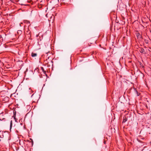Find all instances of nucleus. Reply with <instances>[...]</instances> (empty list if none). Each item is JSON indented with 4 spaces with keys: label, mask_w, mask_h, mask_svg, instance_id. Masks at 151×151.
Returning <instances> with one entry per match:
<instances>
[{
    "label": "nucleus",
    "mask_w": 151,
    "mask_h": 151,
    "mask_svg": "<svg viewBox=\"0 0 151 151\" xmlns=\"http://www.w3.org/2000/svg\"><path fill=\"white\" fill-rule=\"evenodd\" d=\"M150 1H151V0H150Z\"/></svg>",
    "instance_id": "6ab92c4d"
},
{
    "label": "nucleus",
    "mask_w": 151,
    "mask_h": 151,
    "mask_svg": "<svg viewBox=\"0 0 151 151\" xmlns=\"http://www.w3.org/2000/svg\"><path fill=\"white\" fill-rule=\"evenodd\" d=\"M25 22H26L27 23H29V24L30 23V22L29 21H26Z\"/></svg>",
    "instance_id": "9d476101"
},
{
    "label": "nucleus",
    "mask_w": 151,
    "mask_h": 151,
    "mask_svg": "<svg viewBox=\"0 0 151 151\" xmlns=\"http://www.w3.org/2000/svg\"><path fill=\"white\" fill-rule=\"evenodd\" d=\"M3 41V38L2 37V36L0 35V42H1Z\"/></svg>",
    "instance_id": "6e6552de"
},
{
    "label": "nucleus",
    "mask_w": 151,
    "mask_h": 151,
    "mask_svg": "<svg viewBox=\"0 0 151 151\" xmlns=\"http://www.w3.org/2000/svg\"><path fill=\"white\" fill-rule=\"evenodd\" d=\"M13 95V94H12L10 96V97H11L12 95Z\"/></svg>",
    "instance_id": "9b49d317"
},
{
    "label": "nucleus",
    "mask_w": 151,
    "mask_h": 151,
    "mask_svg": "<svg viewBox=\"0 0 151 151\" xmlns=\"http://www.w3.org/2000/svg\"><path fill=\"white\" fill-rule=\"evenodd\" d=\"M136 34L138 39L139 40H140L141 39L142 36L140 34L139 32H137L136 33Z\"/></svg>",
    "instance_id": "f257e3e1"
},
{
    "label": "nucleus",
    "mask_w": 151,
    "mask_h": 151,
    "mask_svg": "<svg viewBox=\"0 0 151 151\" xmlns=\"http://www.w3.org/2000/svg\"><path fill=\"white\" fill-rule=\"evenodd\" d=\"M37 54L36 53L32 52L31 54V56L32 57H35L37 56Z\"/></svg>",
    "instance_id": "39448f33"
},
{
    "label": "nucleus",
    "mask_w": 151,
    "mask_h": 151,
    "mask_svg": "<svg viewBox=\"0 0 151 151\" xmlns=\"http://www.w3.org/2000/svg\"><path fill=\"white\" fill-rule=\"evenodd\" d=\"M49 58H50V57H48V59H49Z\"/></svg>",
    "instance_id": "4468645a"
},
{
    "label": "nucleus",
    "mask_w": 151,
    "mask_h": 151,
    "mask_svg": "<svg viewBox=\"0 0 151 151\" xmlns=\"http://www.w3.org/2000/svg\"><path fill=\"white\" fill-rule=\"evenodd\" d=\"M30 139L31 140V141H30L29 140H27V141L30 143V145L31 146H32L33 144V141L31 138H30Z\"/></svg>",
    "instance_id": "7ed1b4c3"
},
{
    "label": "nucleus",
    "mask_w": 151,
    "mask_h": 151,
    "mask_svg": "<svg viewBox=\"0 0 151 151\" xmlns=\"http://www.w3.org/2000/svg\"><path fill=\"white\" fill-rule=\"evenodd\" d=\"M20 24V26H21V24Z\"/></svg>",
    "instance_id": "f3484780"
},
{
    "label": "nucleus",
    "mask_w": 151,
    "mask_h": 151,
    "mask_svg": "<svg viewBox=\"0 0 151 151\" xmlns=\"http://www.w3.org/2000/svg\"><path fill=\"white\" fill-rule=\"evenodd\" d=\"M34 94H33L32 95V96H33V95Z\"/></svg>",
    "instance_id": "a211bd4d"
},
{
    "label": "nucleus",
    "mask_w": 151,
    "mask_h": 151,
    "mask_svg": "<svg viewBox=\"0 0 151 151\" xmlns=\"http://www.w3.org/2000/svg\"><path fill=\"white\" fill-rule=\"evenodd\" d=\"M50 46L48 48V50H45V52L46 54H47L48 53H49L50 51Z\"/></svg>",
    "instance_id": "20e7f679"
},
{
    "label": "nucleus",
    "mask_w": 151,
    "mask_h": 151,
    "mask_svg": "<svg viewBox=\"0 0 151 151\" xmlns=\"http://www.w3.org/2000/svg\"><path fill=\"white\" fill-rule=\"evenodd\" d=\"M12 121H11L10 123V129H11V128H12Z\"/></svg>",
    "instance_id": "1a4fd4ad"
},
{
    "label": "nucleus",
    "mask_w": 151,
    "mask_h": 151,
    "mask_svg": "<svg viewBox=\"0 0 151 151\" xmlns=\"http://www.w3.org/2000/svg\"><path fill=\"white\" fill-rule=\"evenodd\" d=\"M18 31V32H21V31L20 30H19Z\"/></svg>",
    "instance_id": "ddd939ff"
},
{
    "label": "nucleus",
    "mask_w": 151,
    "mask_h": 151,
    "mask_svg": "<svg viewBox=\"0 0 151 151\" xmlns=\"http://www.w3.org/2000/svg\"><path fill=\"white\" fill-rule=\"evenodd\" d=\"M145 42L146 43H148V42L147 41H145Z\"/></svg>",
    "instance_id": "f8f14e48"
},
{
    "label": "nucleus",
    "mask_w": 151,
    "mask_h": 151,
    "mask_svg": "<svg viewBox=\"0 0 151 151\" xmlns=\"http://www.w3.org/2000/svg\"><path fill=\"white\" fill-rule=\"evenodd\" d=\"M41 68L42 71L43 72L44 74H45L46 72V71L45 70L44 68L43 67H41Z\"/></svg>",
    "instance_id": "423d86ee"
},
{
    "label": "nucleus",
    "mask_w": 151,
    "mask_h": 151,
    "mask_svg": "<svg viewBox=\"0 0 151 151\" xmlns=\"http://www.w3.org/2000/svg\"><path fill=\"white\" fill-rule=\"evenodd\" d=\"M127 120V118L126 117H125L123 120V123L125 122Z\"/></svg>",
    "instance_id": "0eeeda50"
},
{
    "label": "nucleus",
    "mask_w": 151,
    "mask_h": 151,
    "mask_svg": "<svg viewBox=\"0 0 151 151\" xmlns=\"http://www.w3.org/2000/svg\"><path fill=\"white\" fill-rule=\"evenodd\" d=\"M141 64H142V63H140V65H141Z\"/></svg>",
    "instance_id": "dca6fc26"
},
{
    "label": "nucleus",
    "mask_w": 151,
    "mask_h": 151,
    "mask_svg": "<svg viewBox=\"0 0 151 151\" xmlns=\"http://www.w3.org/2000/svg\"><path fill=\"white\" fill-rule=\"evenodd\" d=\"M145 148V147H144V148ZM145 150V148H144V149H143V150H142V151H143V150Z\"/></svg>",
    "instance_id": "2eb2a0df"
},
{
    "label": "nucleus",
    "mask_w": 151,
    "mask_h": 151,
    "mask_svg": "<svg viewBox=\"0 0 151 151\" xmlns=\"http://www.w3.org/2000/svg\"><path fill=\"white\" fill-rule=\"evenodd\" d=\"M139 52L141 53H144V52H145L143 48H141V47L139 48Z\"/></svg>",
    "instance_id": "f03ea898"
}]
</instances>
